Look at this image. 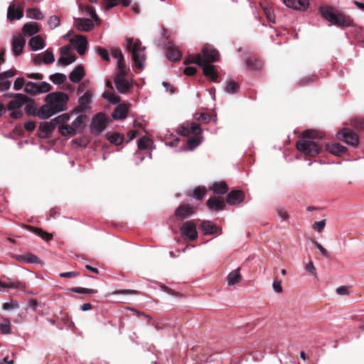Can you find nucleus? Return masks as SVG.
I'll return each instance as SVG.
<instances>
[{"label":"nucleus","instance_id":"nucleus-38","mask_svg":"<svg viewBox=\"0 0 364 364\" xmlns=\"http://www.w3.org/2000/svg\"><path fill=\"white\" fill-rule=\"evenodd\" d=\"M206 193V188L205 186H198L192 191L191 194L189 195L197 200H202Z\"/></svg>","mask_w":364,"mask_h":364},{"label":"nucleus","instance_id":"nucleus-36","mask_svg":"<svg viewBox=\"0 0 364 364\" xmlns=\"http://www.w3.org/2000/svg\"><path fill=\"white\" fill-rule=\"evenodd\" d=\"M58 131L63 136H73L76 134V130L72 125L61 124L58 126Z\"/></svg>","mask_w":364,"mask_h":364},{"label":"nucleus","instance_id":"nucleus-8","mask_svg":"<svg viewBox=\"0 0 364 364\" xmlns=\"http://www.w3.org/2000/svg\"><path fill=\"white\" fill-rule=\"evenodd\" d=\"M337 137L353 147H357L359 143L358 136L348 129H341L337 133Z\"/></svg>","mask_w":364,"mask_h":364},{"label":"nucleus","instance_id":"nucleus-23","mask_svg":"<svg viewBox=\"0 0 364 364\" xmlns=\"http://www.w3.org/2000/svg\"><path fill=\"white\" fill-rule=\"evenodd\" d=\"M326 150L337 156H341L347 151L346 147L338 143L326 144Z\"/></svg>","mask_w":364,"mask_h":364},{"label":"nucleus","instance_id":"nucleus-18","mask_svg":"<svg viewBox=\"0 0 364 364\" xmlns=\"http://www.w3.org/2000/svg\"><path fill=\"white\" fill-rule=\"evenodd\" d=\"M25 43L26 41L23 36L21 34L14 36L11 46L14 55L18 56L22 53Z\"/></svg>","mask_w":364,"mask_h":364},{"label":"nucleus","instance_id":"nucleus-19","mask_svg":"<svg viewBox=\"0 0 364 364\" xmlns=\"http://www.w3.org/2000/svg\"><path fill=\"white\" fill-rule=\"evenodd\" d=\"M195 208L191 205H181L175 210V216L180 219H185L191 216L195 213Z\"/></svg>","mask_w":364,"mask_h":364},{"label":"nucleus","instance_id":"nucleus-50","mask_svg":"<svg viewBox=\"0 0 364 364\" xmlns=\"http://www.w3.org/2000/svg\"><path fill=\"white\" fill-rule=\"evenodd\" d=\"M38 93H46L50 90V85L47 82H41L39 85H37Z\"/></svg>","mask_w":364,"mask_h":364},{"label":"nucleus","instance_id":"nucleus-56","mask_svg":"<svg viewBox=\"0 0 364 364\" xmlns=\"http://www.w3.org/2000/svg\"><path fill=\"white\" fill-rule=\"evenodd\" d=\"M85 13L89 14L96 22L99 21L100 19L96 14L95 9L93 7L87 6L85 8Z\"/></svg>","mask_w":364,"mask_h":364},{"label":"nucleus","instance_id":"nucleus-61","mask_svg":"<svg viewBox=\"0 0 364 364\" xmlns=\"http://www.w3.org/2000/svg\"><path fill=\"white\" fill-rule=\"evenodd\" d=\"M262 9H263V11H264V13L265 14L266 16H267V18L270 21V22H272V23H274L275 21H274V16L273 14H272L271 11L269 9H268L266 6H263L262 5Z\"/></svg>","mask_w":364,"mask_h":364},{"label":"nucleus","instance_id":"nucleus-3","mask_svg":"<svg viewBox=\"0 0 364 364\" xmlns=\"http://www.w3.org/2000/svg\"><path fill=\"white\" fill-rule=\"evenodd\" d=\"M323 134L316 130H307L304 132L301 138L296 142L298 150L309 156H316L320 154L322 145L320 141Z\"/></svg>","mask_w":364,"mask_h":364},{"label":"nucleus","instance_id":"nucleus-31","mask_svg":"<svg viewBox=\"0 0 364 364\" xmlns=\"http://www.w3.org/2000/svg\"><path fill=\"white\" fill-rule=\"evenodd\" d=\"M113 119L116 120L124 119L127 117V109L125 107H117L112 114Z\"/></svg>","mask_w":364,"mask_h":364},{"label":"nucleus","instance_id":"nucleus-26","mask_svg":"<svg viewBox=\"0 0 364 364\" xmlns=\"http://www.w3.org/2000/svg\"><path fill=\"white\" fill-rule=\"evenodd\" d=\"M29 46L33 50L37 51L44 48L46 43L41 36H36L30 40Z\"/></svg>","mask_w":364,"mask_h":364},{"label":"nucleus","instance_id":"nucleus-20","mask_svg":"<svg viewBox=\"0 0 364 364\" xmlns=\"http://www.w3.org/2000/svg\"><path fill=\"white\" fill-rule=\"evenodd\" d=\"M283 3L289 8L294 10L305 11L308 9L309 0H282Z\"/></svg>","mask_w":364,"mask_h":364},{"label":"nucleus","instance_id":"nucleus-1","mask_svg":"<svg viewBox=\"0 0 364 364\" xmlns=\"http://www.w3.org/2000/svg\"><path fill=\"white\" fill-rule=\"evenodd\" d=\"M219 60L218 52L210 45L205 46L200 54L190 55L185 60L186 65L193 63L203 68L205 76L211 79L214 82H218V73L215 70V66L210 63L217 62Z\"/></svg>","mask_w":364,"mask_h":364},{"label":"nucleus","instance_id":"nucleus-40","mask_svg":"<svg viewBox=\"0 0 364 364\" xmlns=\"http://www.w3.org/2000/svg\"><path fill=\"white\" fill-rule=\"evenodd\" d=\"M239 90V85L234 81L229 80L225 87V91L228 93L235 94Z\"/></svg>","mask_w":364,"mask_h":364},{"label":"nucleus","instance_id":"nucleus-17","mask_svg":"<svg viewBox=\"0 0 364 364\" xmlns=\"http://www.w3.org/2000/svg\"><path fill=\"white\" fill-rule=\"evenodd\" d=\"M166 57L169 60L178 61L182 54L179 48L173 43H168L166 48Z\"/></svg>","mask_w":364,"mask_h":364},{"label":"nucleus","instance_id":"nucleus-12","mask_svg":"<svg viewBox=\"0 0 364 364\" xmlns=\"http://www.w3.org/2000/svg\"><path fill=\"white\" fill-rule=\"evenodd\" d=\"M93 97L91 90H87L78 99V106L75 108V112H84L91 108L92 98Z\"/></svg>","mask_w":364,"mask_h":364},{"label":"nucleus","instance_id":"nucleus-29","mask_svg":"<svg viewBox=\"0 0 364 364\" xmlns=\"http://www.w3.org/2000/svg\"><path fill=\"white\" fill-rule=\"evenodd\" d=\"M241 280V275L240 273V268H237L230 272L227 277L228 284L229 286L234 285Z\"/></svg>","mask_w":364,"mask_h":364},{"label":"nucleus","instance_id":"nucleus-32","mask_svg":"<svg viewBox=\"0 0 364 364\" xmlns=\"http://www.w3.org/2000/svg\"><path fill=\"white\" fill-rule=\"evenodd\" d=\"M26 16L28 18L42 20L44 18L43 14L38 8H31L26 11Z\"/></svg>","mask_w":364,"mask_h":364},{"label":"nucleus","instance_id":"nucleus-6","mask_svg":"<svg viewBox=\"0 0 364 364\" xmlns=\"http://www.w3.org/2000/svg\"><path fill=\"white\" fill-rule=\"evenodd\" d=\"M127 49L132 53V60L136 66L140 69L144 68L146 55L145 46H142L139 40H134L132 38H127Z\"/></svg>","mask_w":364,"mask_h":364},{"label":"nucleus","instance_id":"nucleus-9","mask_svg":"<svg viewBox=\"0 0 364 364\" xmlns=\"http://www.w3.org/2000/svg\"><path fill=\"white\" fill-rule=\"evenodd\" d=\"M107 118L104 113H98L91 121L90 128L92 131L100 133L107 127Z\"/></svg>","mask_w":364,"mask_h":364},{"label":"nucleus","instance_id":"nucleus-11","mask_svg":"<svg viewBox=\"0 0 364 364\" xmlns=\"http://www.w3.org/2000/svg\"><path fill=\"white\" fill-rule=\"evenodd\" d=\"M23 6L18 2L11 4L7 10V18L10 21L19 20L23 16Z\"/></svg>","mask_w":364,"mask_h":364},{"label":"nucleus","instance_id":"nucleus-64","mask_svg":"<svg viewBox=\"0 0 364 364\" xmlns=\"http://www.w3.org/2000/svg\"><path fill=\"white\" fill-rule=\"evenodd\" d=\"M211 119H212V117L210 114H205V113H202L200 114V116L199 117L198 120L200 122L208 123L211 120Z\"/></svg>","mask_w":364,"mask_h":364},{"label":"nucleus","instance_id":"nucleus-53","mask_svg":"<svg viewBox=\"0 0 364 364\" xmlns=\"http://www.w3.org/2000/svg\"><path fill=\"white\" fill-rule=\"evenodd\" d=\"M352 125L359 130H364V119L355 118L352 120Z\"/></svg>","mask_w":364,"mask_h":364},{"label":"nucleus","instance_id":"nucleus-48","mask_svg":"<svg viewBox=\"0 0 364 364\" xmlns=\"http://www.w3.org/2000/svg\"><path fill=\"white\" fill-rule=\"evenodd\" d=\"M85 117L82 115L77 117L72 122V127L76 130H80L84 123Z\"/></svg>","mask_w":364,"mask_h":364},{"label":"nucleus","instance_id":"nucleus-2","mask_svg":"<svg viewBox=\"0 0 364 364\" xmlns=\"http://www.w3.org/2000/svg\"><path fill=\"white\" fill-rule=\"evenodd\" d=\"M68 95L64 92L49 93L45 98L46 104L39 109L37 116L41 119H48L53 115L67 109Z\"/></svg>","mask_w":364,"mask_h":364},{"label":"nucleus","instance_id":"nucleus-44","mask_svg":"<svg viewBox=\"0 0 364 364\" xmlns=\"http://www.w3.org/2000/svg\"><path fill=\"white\" fill-rule=\"evenodd\" d=\"M29 229H31L33 232L38 234L39 236H41L43 240L46 241H49L53 238V235L51 234L45 232L41 229L35 228L32 227H29Z\"/></svg>","mask_w":364,"mask_h":364},{"label":"nucleus","instance_id":"nucleus-59","mask_svg":"<svg viewBox=\"0 0 364 364\" xmlns=\"http://www.w3.org/2000/svg\"><path fill=\"white\" fill-rule=\"evenodd\" d=\"M97 54L105 60H109V55L108 50L105 48H98L97 49Z\"/></svg>","mask_w":364,"mask_h":364},{"label":"nucleus","instance_id":"nucleus-42","mask_svg":"<svg viewBox=\"0 0 364 364\" xmlns=\"http://www.w3.org/2000/svg\"><path fill=\"white\" fill-rule=\"evenodd\" d=\"M76 60V58L75 55H63L60 57L58 63L60 65L66 66L70 65Z\"/></svg>","mask_w":364,"mask_h":364},{"label":"nucleus","instance_id":"nucleus-30","mask_svg":"<svg viewBox=\"0 0 364 364\" xmlns=\"http://www.w3.org/2000/svg\"><path fill=\"white\" fill-rule=\"evenodd\" d=\"M22 31L25 36H32L39 31V28L36 23H27L23 26Z\"/></svg>","mask_w":364,"mask_h":364},{"label":"nucleus","instance_id":"nucleus-52","mask_svg":"<svg viewBox=\"0 0 364 364\" xmlns=\"http://www.w3.org/2000/svg\"><path fill=\"white\" fill-rule=\"evenodd\" d=\"M200 144V140L197 138L190 139L187 141V149L188 150H193Z\"/></svg>","mask_w":364,"mask_h":364},{"label":"nucleus","instance_id":"nucleus-55","mask_svg":"<svg viewBox=\"0 0 364 364\" xmlns=\"http://www.w3.org/2000/svg\"><path fill=\"white\" fill-rule=\"evenodd\" d=\"M25 85V80L23 77H17L14 83V88L15 90H20Z\"/></svg>","mask_w":364,"mask_h":364},{"label":"nucleus","instance_id":"nucleus-45","mask_svg":"<svg viewBox=\"0 0 364 364\" xmlns=\"http://www.w3.org/2000/svg\"><path fill=\"white\" fill-rule=\"evenodd\" d=\"M0 331L5 334L11 333V322L8 318H4L0 323Z\"/></svg>","mask_w":364,"mask_h":364},{"label":"nucleus","instance_id":"nucleus-39","mask_svg":"<svg viewBox=\"0 0 364 364\" xmlns=\"http://www.w3.org/2000/svg\"><path fill=\"white\" fill-rule=\"evenodd\" d=\"M151 144H153V141L149 137L144 136L139 139L137 146L139 150H144Z\"/></svg>","mask_w":364,"mask_h":364},{"label":"nucleus","instance_id":"nucleus-7","mask_svg":"<svg viewBox=\"0 0 364 364\" xmlns=\"http://www.w3.org/2000/svg\"><path fill=\"white\" fill-rule=\"evenodd\" d=\"M69 116L68 114H61L54 119H53L50 122L41 123L39 129L41 132H43L44 134H50L53 130L55 128V127L58 125V123L60 122H65L68 121Z\"/></svg>","mask_w":364,"mask_h":364},{"label":"nucleus","instance_id":"nucleus-57","mask_svg":"<svg viewBox=\"0 0 364 364\" xmlns=\"http://www.w3.org/2000/svg\"><path fill=\"white\" fill-rule=\"evenodd\" d=\"M306 271L311 273L315 278L317 277V273L316 271V268L312 262V261H309L305 267Z\"/></svg>","mask_w":364,"mask_h":364},{"label":"nucleus","instance_id":"nucleus-35","mask_svg":"<svg viewBox=\"0 0 364 364\" xmlns=\"http://www.w3.org/2000/svg\"><path fill=\"white\" fill-rule=\"evenodd\" d=\"M105 4V9L108 10L118 4L122 3L124 6H127L130 4V0H103Z\"/></svg>","mask_w":364,"mask_h":364},{"label":"nucleus","instance_id":"nucleus-14","mask_svg":"<svg viewBox=\"0 0 364 364\" xmlns=\"http://www.w3.org/2000/svg\"><path fill=\"white\" fill-rule=\"evenodd\" d=\"M73 24L77 30L81 31L88 32L94 28V23L90 18L74 17Z\"/></svg>","mask_w":364,"mask_h":364},{"label":"nucleus","instance_id":"nucleus-46","mask_svg":"<svg viewBox=\"0 0 364 364\" xmlns=\"http://www.w3.org/2000/svg\"><path fill=\"white\" fill-rule=\"evenodd\" d=\"M71 291L77 293V294H94L97 292L96 290L92 289H87L83 287H73L70 289Z\"/></svg>","mask_w":364,"mask_h":364},{"label":"nucleus","instance_id":"nucleus-58","mask_svg":"<svg viewBox=\"0 0 364 364\" xmlns=\"http://www.w3.org/2000/svg\"><path fill=\"white\" fill-rule=\"evenodd\" d=\"M325 225H326V220H323L314 223L313 225V228L315 230H316L318 232H321L323 230Z\"/></svg>","mask_w":364,"mask_h":364},{"label":"nucleus","instance_id":"nucleus-49","mask_svg":"<svg viewBox=\"0 0 364 364\" xmlns=\"http://www.w3.org/2000/svg\"><path fill=\"white\" fill-rule=\"evenodd\" d=\"M25 91L29 94H36L38 93V87L37 84L29 82L25 85Z\"/></svg>","mask_w":364,"mask_h":364},{"label":"nucleus","instance_id":"nucleus-25","mask_svg":"<svg viewBox=\"0 0 364 364\" xmlns=\"http://www.w3.org/2000/svg\"><path fill=\"white\" fill-rule=\"evenodd\" d=\"M210 189L218 195H223L228 192V186L225 181H218L213 183L210 186Z\"/></svg>","mask_w":364,"mask_h":364},{"label":"nucleus","instance_id":"nucleus-22","mask_svg":"<svg viewBox=\"0 0 364 364\" xmlns=\"http://www.w3.org/2000/svg\"><path fill=\"white\" fill-rule=\"evenodd\" d=\"M85 75L84 68L79 65L76 66L70 73V80L74 83L80 82Z\"/></svg>","mask_w":364,"mask_h":364},{"label":"nucleus","instance_id":"nucleus-10","mask_svg":"<svg viewBox=\"0 0 364 364\" xmlns=\"http://www.w3.org/2000/svg\"><path fill=\"white\" fill-rule=\"evenodd\" d=\"M181 235L184 238L190 241H193L198 237V232L196 225L191 222L187 221L184 223L181 228Z\"/></svg>","mask_w":364,"mask_h":364},{"label":"nucleus","instance_id":"nucleus-16","mask_svg":"<svg viewBox=\"0 0 364 364\" xmlns=\"http://www.w3.org/2000/svg\"><path fill=\"white\" fill-rule=\"evenodd\" d=\"M28 100V97L23 94H16L14 98L9 102L7 108L9 110H14L22 107Z\"/></svg>","mask_w":364,"mask_h":364},{"label":"nucleus","instance_id":"nucleus-43","mask_svg":"<svg viewBox=\"0 0 364 364\" xmlns=\"http://www.w3.org/2000/svg\"><path fill=\"white\" fill-rule=\"evenodd\" d=\"M103 97L112 104H117L119 102V96L113 92H105Z\"/></svg>","mask_w":364,"mask_h":364},{"label":"nucleus","instance_id":"nucleus-47","mask_svg":"<svg viewBox=\"0 0 364 364\" xmlns=\"http://www.w3.org/2000/svg\"><path fill=\"white\" fill-rule=\"evenodd\" d=\"M60 23V18L57 16H51L48 20V24L50 29L57 28Z\"/></svg>","mask_w":364,"mask_h":364},{"label":"nucleus","instance_id":"nucleus-15","mask_svg":"<svg viewBox=\"0 0 364 364\" xmlns=\"http://www.w3.org/2000/svg\"><path fill=\"white\" fill-rule=\"evenodd\" d=\"M244 199V193L240 190H233L229 192L226 196V202L230 205H238L243 202Z\"/></svg>","mask_w":364,"mask_h":364},{"label":"nucleus","instance_id":"nucleus-24","mask_svg":"<svg viewBox=\"0 0 364 364\" xmlns=\"http://www.w3.org/2000/svg\"><path fill=\"white\" fill-rule=\"evenodd\" d=\"M201 230L204 235H212L217 233L219 230L218 227L211 221H203L200 225Z\"/></svg>","mask_w":364,"mask_h":364},{"label":"nucleus","instance_id":"nucleus-21","mask_svg":"<svg viewBox=\"0 0 364 364\" xmlns=\"http://www.w3.org/2000/svg\"><path fill=\"white\" fill-rule=\"evenodd\" d=\"M206 205L210 210L218 211L223 210L225 204L222 198L213 196L208 198Z\"/></svg>","mask_w":364,"mask_h":364},{"label":"nucleus","instance_id":"nucleus-51","mask_svg":"<svg viewBox=\"0 0 364 364\" xmlns=\"http://www.w3.org/2000/svg\"><path fill=\"white\" fill-rule=\"evenodd\" d=\"M11 86V82L9 80L0 75V90L1 91H5L9 89Z\"/></svg>","mask_w":364,"mask_h":364},{"label":"nucleus","instance_id":"nucleus-28","mask_svg":"<svg viewBox=\"0 0 364 364\" xmlns=\"http://www.w3.org/2000/svg\"><path fill=\"white\" fill-rule=\"evenodd\" d=\"M17 259L29 264H38L41 262L40 259L36 255L32 253H28L25 255H18Z\"/></svg>","mask_w":364,"mask_h":364},{"label":"nucleus","instance_id":"nucleus-34","mask_svg":"<svg viewBox=\"0 0 364 364\" xmlns=\"http://www.w3.org/2000/svg\"><path fill=\"white\" fill-rule=\"evenodd\" d=\"M26 286L20 282H4L0 280V288L6 289H24Z\"/></svg>","mask_w":364,"mask_h":364},{"label":"nucleus","instance_id":"nucleus-54","mask_svg":"<svg viewBox=\"0 0 364 364\" xmlns=\"http://www.w3.org/2000/svg\"><path fill=\"white\" fill-rule=\"evenodd\" d=\"M314 247L318 250V252L323 255L325 257L328 258L330 257L329 252L318 242H314Z\"/></svg>","mask_w":364,"mask_h":364},{"label":"nucleus","instance_id":"nucleus-60","mask_svg":"<svg viewBox=\"0 0 364 364\" xmlns=\"http://www.w3.org/2000/svg\"><path fill=\"white\" fill-rule=\"evenodd\" d=\"M190 133L194 134L196 135L200 134L202 132V129L196 123H192L191 127L189 128Z\"/></svg>","mask_w":364,"mask_h":364},{"label":"nucleus","instance_id":"nucleus-41","mask_svg":"<svg viewBox=\"0 0 364 364\" xmlns=\"http://www.w3.org/2000/svg\"><path fill=\"white\" fill-rule=\"evenodd\" d=\"M42 60L43 63L48 65L53 63L55 61L54 54L52 51L49 50H46L45 52L42 53Z\"/></svg>","mask_w":364,"mask_h":364},{"label":"nucleus","instance_id":"nucleus-63","mask_svg":"<svg viewBox=\"0 0 364 364\" xmlns=\"http://www.w3.org/2000/svg\"><path fill=\"white\" fill-rule=\"evenodd\" d=\"M336 293L338 295L343 296V295H349L350 292L348 291V288L346 286H341L336 289Z\"/></svg>","mask_w":364,"mask_h":364},{"label":"nucleus","instance_id":"nucleus-37","mask_svg":"<svg viewBox=\"0 0 364 364\" xmlns=\"http://www.w3.org/2000/svg\"><path fill=\"white\" fill-rule=\"evenodd\" d=\"M50 80L55 85H61L67 80V76L63 73H56L49 77Z\"/></svg>","mask_w":364,"mask_h":364},{"label":"nucleus","instance_id":"nucleus-33","mask_svg":"<svg viewBox=\"0 0 364 364\" xmlns=\"http://www.w3.org/2000/svg\"><path fill=\"white\" fill-rule=\"evenodd\" d=\"M107 140L115 145H120L124 141V136L118 133H110L106 134Z\"/></svg>","mask_w":364,"mask_h":364},{"label":"nucleus","instance_id":"nucleus-5","mask_svg":"<svg viewBox=\"0 0 364 364\" xmlns=\"http://www.w3.org/2000/svg\"><path fill=\"white\" fill-rule=\"evenodd\" d=\"M319 11L323 18L331 23L330 26L334 25L338 27H350L353 25L352 18L343 13L336 10L331 6H321Z\"/></svg>","mask_w":364,"mask_h":364},{"label":"nucleus","instance_id":"nucleus-4","mask_svg":"<svg viewBox=\"0 0 364 364\" xmlns=\"http://www.w3.org/2000/svg\"><path fill=\"white\" fill-rule=\"evenodd\" d=\"M111 54L113 58L117 60L118 71L114 79L116 88L121 93L127 92L129 87L130 84L125 78V60L122 52L119 48H113L111 49Z\"/></svg>","mask_w":364,"mask_h":364},{"label":"nucleus","instance_id":"nucleus-13","mask_svg":"<svg viewBox=\"0 0 364 364\" xmlns=\"http://www.w3.org/2000/svg\"><path fill=\"white\" fill-rule=\"evenodd\" d=\"M70 42L80 55L85 53L88 42L85 36L81 35L75 36L70 39Z\"/></svg>","mask_w":364,"mask_h":364},{"label":"nucleus","instance_id":"nucleus-62","mask_svg":"<svg viewBox=\"0 0 364 364\" xmlns=\"http://www.w3.org/2000/svg\"><path fill=\"white\" fill-rule=\"evenodd\" d=\"M274 291L277 294H281L283 291L281 282L277 279H274L272 284Z\"/></svg>","mask_w":364,"mask_h":364},{"label":"nucleus","instance_id":"nucleus-27","mask_svg":"<svg viewBox=\"0 0 364 364\" xmlns=\"http://www.w3.org/2000/svg\"><path fill=\"white\" fill-rule=\"evenodd\" d=\"M247 68L250 70H259L262 66V61L255 57H250L245 61Z\"/></svg>","mask_w":364,"mask_h":364}]
</instances>
